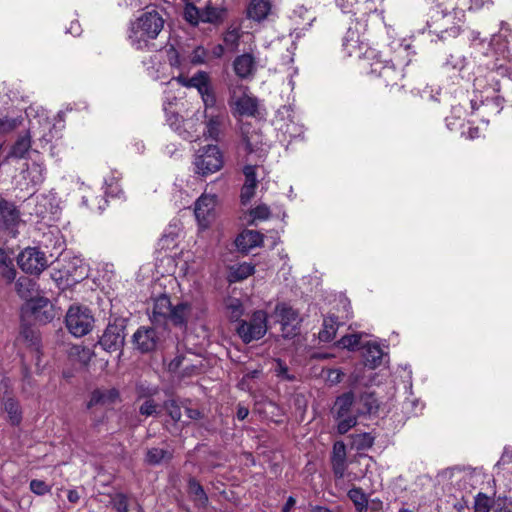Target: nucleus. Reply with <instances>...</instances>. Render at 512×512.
Here are the masks:
<instances>
[{
  "label": "nucleus",
  "mask_w": 512,
  "mask_h": 512,
  "mask_svg": "<svg viewBox=\"0 0 512 512\" xmlns=\"http://www.w3.org/2000/svg\"><path fill=\"white\" fill-rule=\"evenodd\" d=\"M119 399V393L116 389H105V390H95L92 393L91 400L89 402V406L96 404L110 405L115 403Z\"/></svg>",
  "instance_id": "31"
},
{
  "label": "nucleus",
  "mask_w": 512,
  "mask_h": 512,
  "mask_svg": "<svg viewBox=\"0 0 512 512\" xmlns=\"http://www.w3.org/2000/svg\"><path fill=\"white\" fill-rule=\"evenodd\" d=\"M201 99L203 101L204 107H205V114L208 113L207 111L209 109H212L215 107L216 104V96L214 94V91L212 89V86H209L206 91L200 93Z\"/></svg>",
  "instance_id": "55"
},
{
  "label": "nucleus",
  "mask_w": 512,
  "mask_h": 512,
  "mask_svg": "<svg viewBox=\"0 0 512 512\" xmlns=\"http://www.w3.org/2000/svg\"><path fill=\"white\" fill-rule=\"evenodd\" d=\"M267 328V313L257 310L248 321H240L236 331L244 343H250L264 337Z\"/></svg>",
  "instance_id": "7"
},
{
  "label": "nucleus",
  "mask_w": 512,
  "mask_h": 512,
  "mask_svg": "<svg viewBox=\"0 0 512 512\" xmlns=\"http://www.w3.org/2000/svg\"><path fill=\"white\" fill-rule=\"evenodd\" d=\"M343 49L348 56H358L362 54L363 47L359 44L358 39L354 38V33H347L343 41Z\"/></svg>",
  "instance_id": "44"
},
{
  "label": "nucleus",
  "mask_w": 512,
  "mask_h": 512,
  "mask_svg": "<svg viewBox=\"0 0 512 512\" xmlns=\"http://www.w3.org/2000/svg\"><path fill=\"white\" fill-rule=\"evenodd\" d=\"M23 179L27 180V185L32 187L40 185L46 177V167L43 162L33 161L22 171Z\"/></svg>",
  "instance_id": "22"
},
{
  "label": "nucleus",
  "mask_w": 512,
  "mask_h": 512,
  "mask_svg": "<svg viewBox=\"0 0 512 512\" xmlns=\"http://www.w3.org/2000/svg\"><path fill=\"white\" fill-rule=\"evenodd\" d=\"M225 307L231 321H239L244 314L242 302L238 298L229 297L225 302Z\"/></svg>",
  "instance_id": "41"
},
{
  "label": "nucleus",
  "mask_w": 512,
  "mask_h": 512,
  "mask_svg": "<svg viewBox=\"0 0 512 512\" xmlns=\"http://www.w3.org/2000/svg\"><path fill=\"white\" fill-rule=\"evenodd\" d=\"M363 357L365 360V365L370 368H375L380 365L383 351L380 346L376 343H367L363 346Z\"/></svg>",
  "instance_id": "29"
},
{
  "label": "nucleus",
  "mask_w": 512,
  "mask_h": 512,
  "mask_svg": "<svg viewBox=\"0 0 512 512\" xmlns=\"http://www.w3.org/2000/svg\"><path fill=\"white\" fill-rule=\"evenodd\" d=\"M262 242L263 236L261 233L254 230H245L237 236L235 245L239 251L248 252L250 249L260 246Z\"/></svg>",
  "instance_id": "24"
},
{
  "label": "nucleus",
  "mask_w": 512,
  "mask_h": 512,
  "mask_svg": "<svg viewBox=\"0 0 512 512\" xmlns=\"http://www.w3.org/2000/svg\"><path fill=\"white\" fill-rule=\"evenodd\" d=\"M360 339L361 334L358 333L345 335L337 342V346L348 350H355L360 343Z\"/></svg>",
  "instance_id": "52"
},
{
  "label": "nucleus",
  "mask_w": 512,
  "mask_h": 512,
  "mask_svg": "<svg viewBox=\"0 0 512 512\" xmlns=\"http://www.w3.org/2000/svg\"><path fill=\"white\" fill-rule=\"evenodd\" d=\"M363 55V68L369 69L371 75L382 78L387 86H394L404 77L403 68L411 62L412 52L409 44L397 43L391 59L383 58L382 54L371 48H367Z\"/></svg>",
  "instance_id": "1"
},
{
  "label": "nucleus",
  "mask_w": 512,
  "mask_h": 512,
  "mask_svg": "<svg viewBox=\"0 0 512 512\" xmlns=\"http://www.w3.org/2000/svg\"><path fill=\"white\" fill-rule=\"evenodd\" d=\"M348 497L353 502L357 512L368 511V498L361 488H351L348 492Z\"/></svg>",
  "instance_id": "37"
},
{
  "label": "nucleus",
  "mask_w": 512,
  "mask_h": 512,
  "mask_svg": "<svg viewBox=\"0 0 512 512\" xmlns=\"http://www.w3.org/2000/svg\"><path fill=\"white\" fill-rule=\"evenodd\" d=\"M205 117L207 121L204 135L206 138L218 141L228 120L227 114L224 111H218L217 113H206Z\"/></svg>",
  "instance_id": "16"
},
{
  "label": "nucleus",
  "mask_w": 512,
  "mask_h": 512,
  "mask_svg": "<svg viewBox=\"0 0 512 512\" xmlns=\"http://www.w3.org/2000/svg\"><path fill=\"white\" fill-rule=\"evenodd\" d=\"M480 105L483 106L485 112H490L495 115L499 114L504 106V98L500 95L493 96L489 98L486 97L485 101L480 100Z\"/></svg>",
  "instance_id": "45"
},
{
  "label": "nucleus",
  "mask_w": 512,
  "mask_h": 512,
  "mask_svg": "<svg viewBox=\"0 0 512 512\" xmlns=\"http://www.w3.org/2000/svg\"><path fill=\"white\" fill-rule=\"evenodd\" d=\"M66 327L75 337L87 335L93 327L94 318L85 306L72 305L66 313Z\"/></svg>",
  "instance_id": "5"
},
{
  "label": "nucleus",
  "mask_w": 512,
  "mask_h": 512,
  "mask_svg": "<svg viewBox=\"0 0 512 512\" xmlns=\"http://www.w3.org/2000/svg\"><path fill=\"white\" fill-rule=\"evenodd\" d=\"M275 373H276L277 377H279L283 380H288V381L294 380V376L290 375L288 372V367L284 364L283 361H281L279 359L276 361Z\"/></svg>",
  "instance_id": "60"
},
{
  "label": "nucleus",
  "mask_w": 512,
  "mask_h": 512,
  "mask_svg": "<svg viewBox=\"0 0 512 512\" xmlns=\"http://www.w3.org/2000/svg\"><path fill=\"white\" fill-rule=\"evenodd\" d=\"M111 503L117 512H128V498L122 493L114 495L111 499Z\"/></svg>",
  "instance_id": "57"
},
{
  "label": "nucleus",
  "mask_w": 512,
  "mask_h": 512,
  "mask_svg": "<svg viewBox=\"0 0 512 512\" xmlns=\"http://www.w3.org/2000/svg\"><path fill=\"white\" fill-rule=\"evenodd\" d=\"M216 204L217 196L208 193H203L195 202L194 213L201 228L209 226Z\"/></svg>",
  "instance_id": "11"
},
{
  "label": "nucleus",
  "mask_w": 512,
  "mask_h": 512,
  "mask_svg": "<svg viewBox=\"0 0 512 512\" xmlns=\"http://www.w3.org/2000/svg\"><path fill=\"white\" fill-rule=\"evenodd\" d=\"M232 66L237 77L247 80L255 76L259 63L253 54L244 53L234 59Z\"/></svg>",
  "instance_id": "12"
},
{
  "label": "nucleus",
  "mask_w": 512,
  "mask_h": 512,
  "mask_svg": "<svg viewBox=\"0 0 512 512\" xmlns=\"http://www.w3.org/2000/svg\"><path fill=\"white\" fill-rule=\"evenodd\" d=\"M188 491L196 505L205 506L207 504L208 497L203 487L193 478L188 482Z\"/></svg>",
  "instance_id": "39"
},
{
  "label": "nucleus",
  "mask_w": 512,
  "mask_h": 512,
  "mask_svg": "<svg viewBox=\"0 0 512 512\" xmlns=\"http://www.w3.org/2000/svg\"><path fill=\"white\" fill-rule=\"evenodd\" d=\"M16 292L23 300L28 301L37 295L38 286L33 279L22 276L16 281Z\"/></svg>",
  "instance_id": "28"
},
{
  "label": "nucleus",
  "mask_w": 512,
  "mask_h": 512,
  "mask_svg": "<svg viewBox=\"0 0 512 512\" xmlns=\"http://www.w3.org/2000/svg\"><path fill=\"white\" fill-rule=\"evenodd\" d=\"M19 125V122L17 119H1L0 120V134L8 133L15 128H17Z\"/></svg>",
  "instance_id": "63"
},
{
  "label": "nucleus",
  "mask_w": 512,
  "mask_h": 512,
  "mask_svg": "<svg viewBox=\"0 0 512 512\" xmlns=\"http://www.w3.org/2000/svg\"><path fill=\"white\" fill-rule=\"evenodd\" d=\"M243 173L245 176L244 185L257 186L256 166L255 165H246L243 169Z\"/></svg>",
  "instance_id": "59"
},
{
  "label": "nucleus",
  "mask_w": 512,
  "mask_h": 512,
  "mask_svg": "<svg viewBox=\"0 0 512 512\" xmlns=\"http://www.w3.org/2000/svg\"><path fill=\"white\" fill-rule=\"evenodd\" d=\"M17 342L30 350L32 357L36 359V365H39L40 340L37 332L30 327H24Z\"/></svg>",
  "instance_id": "19"
},
{
  "label": "nucleus",
  "mask_w": 512,
  "mask_h": 512,
  "mask_svg": "<svg viewBox=\"0 0 512 512\" xmlns=\"http://www.w3.org/2000/svg\"><path fill=\"white\" fill-rule=\"evenodd\" d=\"M120 173L112 171L111 174L105 178V194L111 197H120L122 189L119 185Z\"/></svg>",
  "instance_id": "42"
},
{
  "label": "nucleus",
  "mask_w": 512,
  "mask_h": 512,
  "mask_svg": "<svg viewBox=\"0 0 512 512\" xmlns=\"http://www.w3.org/2000/svg\"><path fill=\"white\" fill-rule=\"evenodd\" d=\"M164 111L166 113V121L168 125L183 139L191 140L193 138V131L181 129L183 119L176 112L170 111L167 106H164Z\"/></svg>",
  "instance_id": "30"
},
{
  "label": "nucleus",
  "mask_w": 512,
  "mask_h": 512,
  "mask_svg": "<svg viewBox=\"0 0 512 512\" xmlns=\"http://www.w3.org/2000/svg\"><path fill=\"white\" fill-rule=\"evenodd\" d=\"M30 490L36 495H45L51 487L42 480L34 479L30 482Z\"/></svg>",
  "instance_id": "58"
},
{
  "label": "nucleus",
  "mask_w": 512,
  "mask_h": 512,
  "mask_svg": "<svg viewBox=\"0 0 512 512\" xmlns=\"http://www.w3.org/2000/svg\"><path fill=\"white\" fill-rule=\"evenodd\" d=\"M165 406L172 420L179 421L181 418V410L180 407L176 404V402L173 400L168 401L166 402Z\"/></svg>",
  "instance_id": "64"
},
{
  "label": "nucleus",
  "mask_w": 512,
  "mask_h": 512,
  "mask_svg": "<svg viewBox=\"0 0 512 512\" xmlns=\"http://www.w3.org/2000/svg\"><path fill=\"white\" fill-rule=\"evenodd\" d=\"M193 164L196 174L207 176L223 167V154L218 146L207 145L197 150Z\"/></svg>",
  "instance_id": "4"
},
{
  "label": "nucleus",
  "mask_w": 512,
  "mask_h": 512,
  "mask_svg": "<svg viewBox=\"0 0 512 512\" xmlns=\"http://www.w3.org/2000/svg\"><path fill=\"white\" fill-rule=\"evenodd\" d=\"M339 323L334 316L325 317L322 324V329L319 332V339L322 342H330L334 339Z\"/></svg>",
  "instance_id": "34"
},
{
  "label": "nucleus",
  "mask_w": 512,
  "mask_h": 512,
  "mask_svg": "<svg viewBox=\"0 0 512 512\" xmlns=\"http://www.w3.org/2000/svg\"><path fill=\"white\" fill-rule=\"evenodd\" d=\"M171 457L172 454L168 450L154 447L147 451L145 462L149 465H159L171 459Z\"/></svg>",
  "instance_id": "43"
},
{
  "label": "nucleus",
  "mask_w": 512,
  "mask_h": 512,
  "mask_svg": "<svg viewBox=\"0 0 512 512\" xmlns=\"http://www.w3.org/2000/svg\"><path fill=\"white\" fill-rule=\"evenodd\" d=\"M469 66L470 63L467 59L459 53L450 54L444 62L445 68L458 72L459 77L462 79L466 78L470 74Z\"/></svg>",
  "instance_id": "26"
},
{
  "label": "nucleus",
  "mask_w": 512,
  "mask_h": 512,
  "mask_svg": "<svg viewBox=\"0 0 512 512\" xmlns=\"http://www.w3.org/2000/svg\"><path fill=\"white\" fill-rule=\"evenodd\" d=\"M354 395L352 392L344 393L339 396L332 408L333 417H343L346 414L355 413L353 411Z\"/></svg>",
  "instance_id": "27"
},
{
  "label": "nucleus",
  "mask_w": 512,
  "mask_h": 512,
  "mask_svg": "<svg viewBox=\"0 0 512 512\" xmlns=\"http://www.w3.org/2000/svg\"><path fill=\"white\" fill-rule=\"evenodd\" d=\"M0 274L9 283L15 279L16 270L10 256H8L4 261L0 262Z\"/></svg>",
  "instance_id": "49"
},
{
  "label": "nucleus",
  "mask_w": 512,
  "mask_h": 512,
  "mask_svg": "<svg viewBox=\"0 0 512 512\" xmlns=\"http://www.w3.org/2000/svg\"><path fill=\"white\" fill-rule=\"evenodd\" d=\"M210 60L209 50L202 46H197L190 55V62L195 65L205 64Z\"/></svg>",
  "instance_id": "50"
},
{
  "label": "nucleus",
  "mask_w": 512,
  "mask_h": 512,
  "mask_svg": "<svg viewBox=\"0 0 512 512\" xmlns=\"http://www.w3.org/2000/svg\"><path fill=\"white\" fill-rule=\"evenodd\" d=\"M496 467L498 469L507 470L512 473V450L505 448L504 452L497 462Z\"/></svg>",
  "instance_id": "56"
},
{
  "label": "nucleus",
  "mask_w": 512,
  "mask_h": 512,
  "mask_svg": "<svg viewBox=\"0 0 512 512\" xmlns=\"http://www.w3.org/2000/svg\"><path fill=\"white\" fill-rule=\"evenodd\" d=\"M242 143L245 145V150L248 154L258 153L262 157L265 152L263 148L262 135L251 130L250 124L243 123L240 127Z\"/></svg>",
  "instance_id": "14"
},
{
  "label": "nucleus",
  "mask_w": 512,
  "mask_h": 512,
  "mask_svg": "<svg viewBox=\"0 0 512 512\" xmlns=\"http://www.w3.org/2000/svg\"><path fill=\"white\" fill-rule=\"evenodd\" d=\"M166 56L171 67L179 70L184 69V59H182L178 50L174 46H170L166 49Z\"/></svg>",
  "instance_id": "51"
},
{
  "label": "nucleus",
  "mask_w": 512,
  "mask_h": 512,
  "mask_svg": "<svg viewBox=\"0 0 512 512\" xmlns=\"http://www.w3.org/2000/svg\"><path fill=\"white\" fill-rule=\"evenodd\" d=\"M0 214L7 228L15 226L19 221V212L5 200L0 201Z\"/></svg>",
  "instance_id": "35"
},
{
  "label": "nucleus",
  "mask_w": 512,
  "mask_h": 512,
  "mask_svg": "<svg viewBox=\"0 0 512 512\" xmlns=\"http://www.w3.org/2000/svg\"><path fill=\"white\" fill-rule=\"evenodd\" d=\"M133 343L141 352L153 351L158 343V336L154 328L140 327L133 335Z\"/></svg>",
  "instance_id": "15"
},
{
  "label": "nucleus",
  "mask_w": 512,
  "mask_h": 512,
  "mask_svg": "<svg viewBox=\"0 0 512 512\" xmlns=\"http://www.w3.org/2000/svg\"><path fill=\"white\" fill-rule=\"evenodd\" d=\"M26 309L30 310L39 321L49 322L54 318L52 305L48 298L37 295L26 301Z\"/></svg>",
  "instance_id": "13"
},
{
  "label": "nucleus",
  "mask_w": 512,
  "mask_h": 512,
  "mask_svg": "<svg viewBox=\"0 0 512 512\" xmlns=\"http://www.w3.org/2000/svg\"><path fill=\"white\" fill-rule=\"evenodd\" d=\"M184 19L191 25H197L201 21V12L190 0H185Z\"/></svg>",
  "instance_id": "47"
},
{
  "label": "nucleus",
  "mask_w": 512,
  "mask_h": 512,
  "mask_svg": "<svg viewBox=\"0 0 512 512\" xmlns=\"http://www.w3.org/2000/svg\"><path fill=\"white\" fill-rule=\"evenodd\" d=\"M198 119L189 118L182 121L181 129H188L193 131V138L190 141H194L198 137Z\"/></svg>",
  "instance_id": "62"
},
{
  "label": "nucleus",
  "mask_w": 512,
  "mask_h": 512,
  "mask_svg": "<svg viewBox=\"0 0 512 512\" xmlns=\"http://www.w3.org/2000/svg\"><path fill=\"white\" fill-rule=\"evenodd\" d=\"M19 267L26 273L40 274L47 267V259L38 248L28 247L17 258Z\"/></svg>",
  "instance_id": "9"
},
{
  "label": "nucleus",
  "mask_w": 512,
  "mask_h": 512,
  "mask_svg": "<svg viewBox=\"0 0 512 512\" xmlns=\"http://www.w3.org/2000/svg\"><path fill=\"white\" fill-rule=\"evenodd\" d=\"M403 409L406 413L417 415L418 411L423 409V404L419 400H407L403 404Z\"/></svg>",
  "instance_id": "61"
},
{
  "label": "nucleus",
  "mask_w": 512,
  "mask_h": 512,
  "mask_svg": "<svg viewBox=\"0 0 512 512\" xmlns=\"http://www.w3.org/2000/svg\"><path fill=\"white\" fill-rule=\"evenodd\" d=\"M502 503L495 501L485 494L479 493L475 498L474 512H500Z\"/></svg>",
  "instance_id": "32"
},
{
  "label": "nucleus",
  "mask_w": 512,
  "mask_h": 512,
  "mask_svg": "<svg viewBox=\"0 0 512 512\" xmlns=\"http://www.w3.org/2000/svg\"><path fill=\"white\" fill-rule=\"evenodd\" d=\"M68 354L72 360L78 361L81 365H87L94 355L90 348L80 345L72 346Z\"/></svg>",
  "instance_id": "38"
},
{
  "label": "nucleus",
  "mask_w": 512,
  "mask_h": 512,
  "mask_svg": "<svg viewBox=\"0 0 512 512\" xmlns=\"http://www.w3.org/2000/svg\"><path fill=\"white\" fill-rule=\"evenodd\" d=\"M254 266L250 263H240L232 266L229 273L230 282H238L248 278L254 273Z\"/></svg>",
  "instance_id": "36"
},
{
  "label": "nucleus",
  "mask_w": 512,
  "mask_h": 512,
  "mask_svg": "<svg viewBox=\"0 0 512 512\" xmlns=\"http://www.w3.org/2000/svg\"><path fill=\"white\" fill-rule=\"evenodd\" d=\"M125 327L121 323L109 324L99 340V345L108 352L120 350L125 341Z\"/></svg>",
  "instance_id": "10"
},
{
  "label": "nucleus",
  "mask_w": 512,
  "mask_h": 512,
  "mask_svg": "<svg viewBox=\"0 0 512 512\" xmlns=\"http://www.w3.org/2000/svg\"><path fill=\"white\" fill-rule=\"evenodd\" d=\"M489 78L491 79V81L493 82L492 84H489V87H486V84H485V79L481 76H478L474 79V88L476 91H479V92H482L484 90H488V89H491L493 92H499L500 90V85L497 81H495L494 77L492 74L488 75Z\"/></svg>",
  "instance_id": "53"
},
{
  "label": "nucleus",
  "mask_w": 512,
  "mask_h": 512,
  "mask_svg": "<svg viewBox=\"0 0 512 512\" xmlns=\"http://www.w3.org/2000/svg\"><path fill=\"white\" fill-rule=\"evenodd\" d=\"M171 301L167 295H161L154 300L151 321L155 324H164L168 321V315L171 313Z\"/></svg>",
  "instance_id": "20"
},
{
  "label": "nucleus",
  "mask_w": 512,
  "mask_h": 512,
  "mask_svg": "<svg viewBox=\"0 0 512 512\" xmlns=\"http://www.w3.org/2000/svg\"><path fill=\"white\" fill-rule=\"evenodd\" d=\"M3 407L13 425H18L22 419L19 403L14 398H7L3 401Z\"/></svg>",
  "instance_id": "40"
},
{
  "label": "nucleus",
  "mask_w": 512,
  "mask_h": 512,
  "mask_svg": "<svg viewBox=\"0 0 512 512\" xmlns=\"http://www.w3.org/2000/svg\"><path fill=\"white\" fill-rule=\"evenodd\" d=\"M333 473L336 478H343L347 468L346 446L342 441H338L333 445L331 456Z\"/></svg>",
  "instance_id": "18"
},
{
  "label": "nucleus",
  "mask_w": 512,
  "mask_h": 512,
  "mask_svg": "<svg viewBox=\"0 0 512 512\" xmlns=\"http://www.w3.org/2000/svg\"><path fill=\"white\" fill-rule=\"evenodd\" d=\"M272 13L270 0H251L247 8L248 17L257 22L267 19Z\"/></svg>",
  "instance_id": "23"
},
{
  "label": "nucleus",
  "mask_w": 512,
  "mask_h": 512,
  "mask_svg": "<svg viewBox=\"0 0 512 512\" xmlns=\"http://www.w3.org/2000/svg\"><path fill=\"white\" fill-rule=\"evenodd\" d=\"M461 19L456 21V13L437 12L433 16L432 23L429 24L430 32L435 34L440 40L456 38L461 31Z\"/></svg>",
  "instance_id": "8"
},
{
  "label": "nucleus",
  "mask_w": 512,
  "mask_h": 512,
  "mask_svg": "<svg viewBox=\"0 0 512 512\" xmlns=\"http://www.w3.org/2000/svg\"><path fill=\"white\" fill-rule=\"evenodd\" d=\"M25 206L30 210V214H35L41 219L55 221L60 212V199L56 192L30 197L26 200Z\"/></svg>",
  "instance_id": "3"
},
{
  "label": "nucleus",
  "mask_w": 512,
  "mask_h": 512,
  "mask_svg": "<svg viewBox=\"0 0 512 512\" xmlns=\"http://www.w3.org/2000/svg\"><path fill=\"white\" fill-rule=\"evenodd\" d=\"M159 406L155 403V401L151 398H147L142 405L139 407V412L144 416H153L159 413Z\"/></svg>",
  "instance_id": "54"
},
{
  "label": "nucleus",
  "mask_w": 512,
  "mask_h": 512,
  "mask_svg": "<svg viewBox=\"0 0 512 512\" xmlns=\"http://www.w3.org/2000/svg\"><path fill=\"white\" fill-rule=\"evenodd\" d=\"M374 438L369 433H360L352 436V445L357 450H365L373 445Z\"/></svg>",
  "instance_id": "48"
},
{
  "label": "nucleus",
  "mask_w": 512,
  "mask_h": 512,
  "mask_svg": "<svg viewBox=\"0 0 512 512\" xmlns=\"http://www.w3.org/2000/svg\"><path fill=\"white\" fill-rule=\"evenodd\" d=\"M274 315L277 321L283 326V329L288 326L295 327L299 322L298 312L286 303L277 304Z\"/></svg>",
  "instance_id": "25"
},
{
  "label": "nucleus",
  "mask_w": 512,
  "mask_h": 512,
  "mask_svg": "<svg viewBox=\"0 0 512 512\" xmlns=\"http://www.w3.org/2000/svg\"><path fill=\"white\" fill-rule=\"evenodd\" d=\"M190 311L191 306L185 302L179 303L174 307L172 306L171 313L168 315V321L172 322L174 325H185Z\"/></svg>",
  "instance_id": "33"
},
{
  "label": "nucleus",
  "mask_w": 512,
  "mask_h": 512,
  "mask_svg": "<svg viewBox=\"0 0 512 512\" xmlns=\"http://www.w3.org/2000/svg\"><path fill=\"white\" fill-rule=\"evenodd\" d=\"M32 147V136L30 130L20 133L11 144L6 155L5 162L9 159H23L29 153Z\"/></svg>",
  "instance_id": "17"
},
{
  "label": "nucleus",
  "mask_w": 512,
  "mask_h": 512,
  "mask_svg": "<svg viewBox=\"0 0 512 512\" xmlns=\"http://www.w3.org/2000/svg\"><path fill=\"white\" fill-rule=\"evenodd\" d=\"M229 106L234 116L254 117L258 111V100L247 87L237 86L231 90Z\"/></svg>",
  "instance_id": "6"
},
{
  "label": "nucleus",
  "mask_w": 512,
  "mask_h": 512,
  "mask_svg": "<svg viewBox=\"0 0 512 512\" xmlns=\"http://www.w3.org/2000/svg\"><path fill=\"white\" fill-rule=\"evenodd\" d=\"M164 23L158 11L143 12L129 24L127 38L130 45L136 50H151L155 46L153 41L164 28Z\"/></svg>",
  "instance_id": "2"
},
{
  "label": "nucleus",
  "mask_w": 512,
  "mask_h": 512,
  "mask_svg": "<svg viewBox=\"0 0 512 512\" xmlns=\"http://www.w3.org/2000/svg\"><path fill=\"white\" fill-rule=\"evenodd\" d=\"M173 80L177 81L183 87L196 88L199 94L203 91L205 92L206 89L211 86L209 75L205 71H199L191 78L178 75L174 77Z\"/></svg>",
  "instance_id": "21"
},
{
  "label": "nucleus",
  "mask_w": 512,
  "mask_h": 512,
  "mask_svg": "<svg viewBox=\"0 0 512 512\" xmlns=\"http://www.w3.org/2000/svg\"><path fill=\"white\" fill-rule=\"evenodd\" d=\"M336 427L339 434L347 433L357 423L356 413L346 414L343 417H335Z\"/></svg>",
  "instance_id": "46"
}]
</instances>
